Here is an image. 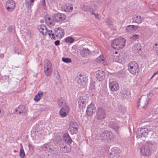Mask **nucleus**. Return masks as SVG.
Masks as SVG:
<instances>
[{"instance_id":"f257e3e1","label":"nucleus","mask_w":158,"mask_h":158,"mask_svg":"<svg viewBox=\"0 0 158 158\" xmlns=\"http://www.w3.org/2000/svg\"><path fill=\"white\" fill-rule=\"evenodd\" d=\"M125 40L124 38L115 39L111 42V47L114 49L118 50L123 48L125 44Z\"/></svg>"},{"instance_id":"f03ea898","label":"nucleus","mask_w":158,"mask_h":158,"mask_svg":"<svg viewBox=\"0 0 158 158\" xmlns=\"http://www.w3.org/2000/svg\"><path fill=\"white\" fill-rule=\"evenodd\" d=\"M148 134V132L146 131L145 128H138L136 132L137 137L143 141H144Z\"/></svg>"},{"instance_id":"7ed1b4c3","label":"nucleus","mask_w":158,"mask_h":158,"mask_svg":"<svg viewBox=\"0 0 158 158\" xmlns=\"http://www.w3.org/2000/svg\"><path fill=\"white\" fill-rule=\"evenodd\" d=\"M96 118L98 120H102L106 116V111L102 107H99L96 112Z\"/></svg>"},{"instance_id":"20e7f679","label":"nucleus","mask_w":158,"mask_h":158,"mask_svg":"<svg viewBox=\"0 0 158 158\" xmlns=\"http://www.w3.org/2000/svg\"><path fill=\"white\" fill-rule=\"evenodd\" d=\"M101 138L102 140H109L113 138V135L110 131L106 130L101 133Z\"/></svg>"},{"instance_id":"39448f33","label":"nucleus","mask_w":158,"mask_h":158,"mask_svg":"<svg viewBox=\"0 0 158 158\" xmlns=\"http://www.w3.org/2000/svg\"><path fill=\"white\" fill-rule=\"evenodd\" d=\"M52 64L50 61H48L44 66V72L46 75L50 76L52 73Z\"/></svg>"},{"instance_id":"423d86ee","label":"nucleus","mask_w":158,"mask_h":158,"mask_svg":"<svg viewBox=\"0 0 158 158\" xmlns=\"http://www.w3.org/2000/svg\"><path fill=\"white\" fill-rule=\"evenodd\" d=\"M95 111L96 107L93 104L91 103L88 106L86 110V114L87 115L91 116Z\"/></svg>"},{"instance_id":"0eeeda50","label":"nucleus","mask_w":158,"mask_h":158,"mask_svg":"<svg viewBox=\"0 0 158 158\" xmlns=\"http://www.w3.org/2000/svg\"><path fill=\"white\" fill-rule=\"evenodd\" d=\"M53 18L57 22H61L65 19L66 16L63 14L57 13L53 15Z\"/></svg>"},{"instance_id":"6e6552de","label":"nucleus","mask_w":158,"mask_h":158,"mask_svg":"<svg viewBox=\"0 0 158 158\" xmlns=\"http://www.w3.org/2000/svg\"><path fill=\"white\" fill-rule=\"evenodd\" d=\"M150 94V93L148 95L147 97L144 95L142 96L141 97L138 101L137 103H138V104L140 103L141 100H142L143 103H144V105L143 106V108H144L146 106H147V105L148 103L149 100V96Z\"/></svg>"},{"instance_id":"1a4fd4ad","label":"nucleus","mask_w":158,"mask_h":158,"mask_svg":"<svg viewBox=\"0 0 158 158\" xmlns=\"http://www.w3.org/2000/svg\"><path fill=\"white\" fill-rule=\"evenodd\" d=\"M15 6V2L12 0H8L6 2V9L9 11H12Z\"/></svg>"},{"instance_id":"9d476101","label":"nucleus","mask_w":158,"mask_h":158,"mask_svg":"<svg viewBox=\"0 0 158 158\" xmlns=\"http://www.w3.org/2000/svg\"><path fill=\"white\" fill-rule=\"evenodd\" d=\"M69 110V108L67 105H66L65 106H63L60 110L59 113L61 117L64 118L66 117L67 114Z\"/></svg>"},{"instance_id":"9b49d317","label":"nucleus","mask_w":158,"mask_h":158,"mask_svg":"<svg viewBox=\"0 0 158 158\" xmlns=\"http://www.w3.org/2000/svg\"><path fill=\"white\" fill-rule=\"evenodd\" d=\"M85 77L81 74H80L76 78V80L77 83L81 86L84 85L86 82Z\"/></svg>"},{"instance_id":"f8f14e48","label":"nucleus","mask_w":158,"mask_h":158,"mask_svg":"<svg viewBox=\"0 0 158 158\" xmlns=\"http://www.w3.org/2000/svg\"><path fill=\"white\" fill-rule=\"evenodd\" d=\"M109 87L112 91H116L119 89V85L116 81H112L109 83Z\"/></svg>"},{"instance_id":"ddd939ff","label":"nucleus","mask_w":158,"mask_h":158,"mask_svg":"<svg viewBox=\"0 0 158 158\" xmlns=\"http://www.w3.org/2000/svg\"><path fill=\"white\" fill-rule=\"evenodd\" d=\"M55 34L58 38L61 39L64 34V31L60 27L56 28L54 30Z\"/></svg>"},{"instance_id":"4468645a","label":"nucleus","mask_w":158,"mask_h":158,"mask_svg":"<svg viewBox=\"0 0 158 158\" xmlns=\"http://www.w3.org/2000/svg\"><path fill=\"white\" fill-rule=\"evenodd\" d=\"M60 150L64 153L69 152L71 150L69 144L68 146V144L66 143H60Z\"/></svg>"},{"instance_id":"2eb2a0df","label":"nucleus","mask_w":158,"mask_h":158,"mask_svg":"<svg viewBox=\"0 0 158 158\" xmlns=\"http://www.w3.org/2000/svg\"><path fill=\"white\" fill-rule=\"evenodd\" d=\"M108 125L109 127L114 129L117 133H118L119 127L116 121H110Z\"/></svg>"},{"instance_id":"dca6fc26","label":"nucleus","mask_w":158,"mask_h":158,"mask_svg":"<svg viewBox=\"0 0 158 158\" xmlns=\"http://www.w3.org/2000/svg\"><path fill=\"white\" fill-rule=\"evenodd\" d=\"M72 139L68 133H65L63 135V139L60 143H63L67 144H69L71 143Z\"/></svg>"},{"instance_id":"f3484780","label":"nucleus","mask_w":158,"mask_h":158,"mask_svg":"<svg viewBox=\"0 0 158 158\" xmlns=\"http://www.w3.org/2000/svg\"><path fill=\"white\" fill-rule=\"evenodd\" d=\"M96 77L98 81H102L105 78V73L103 71L98 70L96 73Z\"/></svg>"},{"instance_id":"a211bd4d","label":"nucleus","mask_w":158,"mask_h":158,"mask_svg":"<svg viewBox=\"0 0 158 158\" xmlns=\"http://www.w3.org/2000/svg\"><path fill=\"white\" fill-rule=\"evenodd\" d=\"M140 152L143 155L146 156L149 155L150 153V150L148 145L142 146L140 148Z\"/></svg>"},{"instance_id":"6ab92c4d","label":"nucleus","mask_w":158,"mask_h":158,"mask_svg":"<svg viewBox=\"0 0 158 158\" xmlns=\"http://www.w3.org/2000/svg\"><path fill=\"white\" fill-rule=\"evenodd\" d=\"M77 103L79 105L78 107L84 106L88 101L87 99L84 98L82 97H80L78 98L77 100Z\"/></svg>"},{"instance_id":"aec40b11","label":"nucleus","mask_w":158,"mask_h":158,"mask_svg":"<svg viewBox=\"0 0 158 158\" xmlns=\"http://www.w3.org/2000/svg\"><path fill=\"white\" fill-rule=\"evenodd\" d=\"M38 29L43 35H46L47 33V28L44 25H40L38 26Z\"/></svg>"},{"instance_id":"412c9836","label":"nucleus","mask_w":158,"mask_h":158,"mask_svg":"<svg viewBox=\"0 0 158 158\" xmlns=\"http://www.w3.org/2000/svg\"><path fill=\"white\" fill-rule=\"evenodd\" d=\"M91 52L88 48H84L80 51V54L83 57L87 56Z\"/></svg>"},{"instance_id":"4be33fe9","label":"nucleus","mask_w":158,"mask_h":158,"mask_svg":"<svg viewBox=\"0 0 158 158\" xmlns=\"http://www.w3.org/2000/svg\"><path fill=\"white\" fill-rule=\"evenodd\" d=\"M35 0H25V5L27 8H31V6L33 5V3L34 2Z\"/></svg>"},{"instance_id":"5701e85b","label":"nucleus","mask_w":158,"mask_h":158,"mask_svg":"<svg viewBox=\"0 0 158 158\" xmlns=\"http://www.w3.org/2000/svg\"><path fill=\"white\" fill-rule=\"evenodd\" d=\"M64 7V10L67 12H71L73 9V7L69 3L65 4Z\"/></svg>"},{"instance_id":"b1692460","label":"nucleus","mask_w":158,"mask_h":158,"mask_svg":"<svg viewBox=\"0 0 158 158\" xmlns=\"http://www.w3.org/2000/svg\"><path fill=\"white\" fill-rule=\"evenodd\" d=\"M57 103L60 107L62 106H65L66 105H67L66 103L64 101V98L61 97H60L58 99Z\"/></svg>"},{"instance_id":"393cba45","label":"nucleus","mask_w":158,"mask_h":158,"mask_svg":"<svg viewBox=\"0 0 158 158\" xmlns=\"http://www.w3.org/2000/svg\"><path fill=\"white\" fill-rule=\"evenodd\" d=\"M133 20L135 23L139 24L143 21V19L140 16H135L133 18Z\"/></svg>"},{"instance_id":"a878e982","label":"nucleus","mask_w":158,"mask_h":158,"mask_svg":"<svg viewBox=\"0 0 158 158\" xmlns=\"http://www.w3.org/2000/svg\"><path fill=\"white\" fill-rule=\"evenodd\" d=\"M141 44H135L132 48L133 51L134 52H138V51L141 50Z\"/></svg>"},{"instance_id":"bb28decb","label":"nucleus","mask_w":158,"mask_h":158,"mask_svg":"<svg viewBox=\"0 0 158 158\" xmlns=\"http://www.w3.org/2000/svg\"><path fill=\"white\" fill-rule=\"evenodd\" d=\"M128 70L130 72L133 74H136V73H138L139 71V66L135 67V68L133 67L131 69L129 68Z\"/></svg>"},{"instance_id":"cd10ccee","label":"nucleus","mask_w":158,"mask_h":158,"mask_svg":"<svg viewBox=\"0 0 158 158\" xmlns=\"http://www.w3.org/2000/svg\"><path fill=\"white\" fill-rule=\"evenodd\" d=\"M43 96V93L39 92L35 96L34 100L36 102H38L41 98Z\"/></svg>"},{"instance_id":"c85d7f7f","label":"nucleus","mask_w":158,"mask_h":158,"mask_svg":"<svg viewBox=\"0 0 158 158\" xmlns=\"http://www.w3.org/2000/svg\"><path fill=\"white\" fill-rule=\"evenodd\" d=\"M78 128L76 127H69L68 130L71 132L72 134H76L77 133Z\"/></svg>"},{"instance_id":"c756f323","label":"nucleus","mask_w":158,"mask_h":158,"mask_svg":"<svg viewBox=\"0 0 158 158\" xmlns=\"http://www.w3.org/2000/svg\"><path fill=\"white\" fill-rule=\"evenodd\" d=\"M139 66L138 64L135 61H131L129 64L128 69H131L133 67L135 68V67Z\"/></svg>"},{"instance_id":"7c9ffc66","label":"nucleus","mask_w":158,"mask_h":158,"mask_svg":"<svg viewBox=\"0 0 158 158\" xmlns=\"http://www.w3.org/2000/svg\"><path fill=\"white\" fill-rule=\"evenodd\" d=\"M139 36V35L138 34H135L131 36L130 37V39L132 41H135L138 39Z\"/></svg>"},{"instance_id":"2f4dec72","label":"nucleus","mask_w":158,"mask_h":158,"mask_svg":"<svg viewBox=\"0 0 158 158\" xmlns=\"http://www.w3.org/2000/svg\"><path fill=\"white\" fill-rule=\"evenodd\" d=\"M74 127L76 128H78V125L77 123L74 121H71L69 123V127Z\"/></svg>"},{"instance_id":"473e14b6","label":"nucleus","mask_w":158,"mask_h":158,"mask_svg":"<svg viewBox=\"0 0 158 158\" xmlns=\"http://www.w3.org/2000/svg\"><path fill=\"white\" fill-rule=\"evenodd\" d=\"M74 39L72 37H69L66 38L65 41L66 42H69L70 43H73L74 41Z\"/></svg>"},{"instance_id":"72a5a7b5","label":"nucleus","mask_w":158,"mask_h":158,"mask_svg":"<svg viewBox=\"0 0 158 158\" xmlns=\"http://www.w3.org/2000/svg\"><path fill=\"white\" fill-rule=\"evenodd\" d=\"M18 110L22 111V113L25 114L26 112L25 106L23 105L19 106L18 107Z\"/></svg>"},{"instance_id":"f704fd0d","label":"nucleus","mask_w":158,"mask_h":158,"mask_svg":"<svg viewBox=\"0 0 158 158\" xmlns=\"http://www.w3.org/2000/svg\"><path fill=\"white\" fill-rule=\"evenodd\" d=\"M84 10L86 11L89 12L92 14L93 13L94 11V10L92 8L89 6H87L85 10Z\"/></svg>"},{"instance_id":"c9c22d12","label":"nucleus","mask_w":158,"mask_h":158,"mask_svg":"<svg viewBox=\"0 0 158 158\" xmlns=\"http://www.w3.org/2000/svg\"><path fill=\"white\" fill-rule=\"evenodd\" d=\"M133 25H129L127 26L126 30L128 32H131L133 31Z\"/></svg>"},{"instance_id":"e433bc0d","label":"nucleus","mask_w":158,"mask_h":158,"mask_svg":"<svg viewBox=\"0 0 158 158\" xmlns=\"http://www.w3.org/2000/svg\"><path fill=\"white\" fill-rule=\"evenodd\" d=\"M62 60L66 63H70L72 62L71 59L69 58L63 57L62 58Z\"/></svg>"},{"instance_id":"4c0bfd02","label":"nucleus","mask_w":158,"mask_h":158,"mask_svg":"<svg viewBox=\"0 0 158 158\" xmlns=\"http://www.w3.org/2000/svg\"><path fill=\"white\" fill-rule=\"evenodd\" d=\"M115 149H117V148H113V149H112V152H111V153H110V155H112L113 156H115V157H117V152H116V151H115L114 150H115L116 149H115Z\"/></svg>"},{"instance_id":"58836bf2","label":"nucleus","mask_w":158,"mask_h":158,"mask_svg":"<svg viewBox=\"0 0 158 158\" xmlns=\"http://www.w3.org/2000/svg\"><path fill=\"white\" fill-rule=\"evenodd\" d=\"M20 157L22 158H23L25 156V153L22 146V148L20 150Z\"/></svg>"},{"instance_id":"ea45409f","label":"nucleus","mask_w":158,"mask_h":158,"mask_svg":"<svg viewBox=\"0 0 158 158\" xmlns=\"http://www.w3.org/2000/svg\"><path fill=\"white\" fill-rule=\"evenodd\" d=\"M100 62L101 63L103 64L104 65H108V63L106 60L105 59L103 58L100 60Z\"/></svg>"},{"instance_id":"a19ab883","label":"nucleus","mask_w":158,"mask_h":158,"mask_svg":"<svg viewBox=\"0 0 158 158\" xmlns=\"http://www.w3.org/2000/svg\"><path fill=\"white\" fill-rule=\"evenodd\" d=\"M119 75L121 77H124L125 76V74L123 71L120 70L119 72Z\"/></svg>"},{"instance_id":"79ce46f5","label":"nucleus","mask_w":158,"mask_h":158,"mask_svg":"<svg viewBox=\"0 0 158 158\" xmlns=\"http://www.w3.org/2000/svg\"><path fill=\"white\" fill-rule=\"evenodd\" d=\"M41 5L42 6L44 10H46L47 7L46 6L45 0H42L41 1Z\"/></svg>"},{"instance_id":"37998d69","label":"nucleus","mask_w":158,"mask_h":158,"mask_svg":"<svg viewBox=\"0 0 158 158\" xmlns=\"http://www.w3.org/2000/svg\"><path fill=\"white\" fill-rule=\"evenodd\" d=\"M95 88V82L94 81L91 82L90 83V88L91 89H94Z\"/></svg>"},{"instance_id":"c03bdc74","label":"nucleus","mask_w":158,"mask_h":158,"mask_svg":"<svg viewBox=\"0 0 158 158\" xmlns=\"http://www.w3.org/2000/svg\"><path fill=\"white\" fill-rule=\"evenodd\" d=\"M21 52V50L19 49L18 48H15L14 50V52L15 53H17L19 54Z\"/></svg>"},{"instance_id":"a18cd8bd","label":"nucleus","mask_w":158,"mask_h":158,"mask_svg":"<svg viewBox=\"0 0 158 158\" xmlns=\"http://www.w3.org/2000/svg\"><path fill=\"white\" fill-rule=\"evenodd\" d=\"M2 78H3V79L7 80L8 81V84H9L10 81H9V75H5L2 77Z\"/></svg>"},{"instance_id":"49530a36","label":"nucleus","mask_w":158,"mask_h":158,"mask_svg":"<svg viewBox=\"0 0 158 158\" xmlns=\"http://www.w3.org/2000/svg\"><path fill=\"white\" fill-rule=\"evenodd\" d=\"M13 26H9L7 28V30L8 31L9 33H11L12 32V30L13 29Z\"/></svg>"},{"instance_id":"de8ad7c7","label":"nucleus","mask_w":158,"mask_h":158,"mask_svg":"<svg viewBox=\"0 0 158 158\" xmlns=\"http://www.w3.org/2000/svg\"><path fill=\"white\" fill-rule=\"evenodd\" d=\"M126 109L124 107H122L121 109L119 110V111L120 112L122 113V114H123L125 112Z\"/></svg>"},{"instance_id":"09e8293b","label":"nucleus","mask_w":158,"mask_h":158,"mask_svg":"<svg viewBox=\"0 0 158 158\" xmlns=\"http://www.w3.org/2000/svg\"><path fill=\"white\" fill-rule=\"evenodd\" d=\"M147 143L148 144L151 145H153L155 144V142L154 141H150L149 140L147 142Z\"/></svg>"},{"instance_id":"8fccbe9b","label":"nucleus","mask_w":158,"mask_h":158,"mask_svg":"<svg viewBox=\"0 0 158 158\" xmlns=\"http://www.w3.org/2000/svg\"><path fill=\"white\" fill-rule=\"evenodd\" d=\"M56 46H58L60 45V41L59 40H57L56 41L54 42Z\"/></svg>"},{"instance_id":"3c124183","label":"nucleus","mask_w":158,"mask_h":158,"mask_svg":"<svg viewBox=\"0 0 158 158\" xmlns=\"http://www.w3.org/2000/svg\"><path fill=\"white\" fill-rule=\"evenodd\" d=\"M132 26H133V31L134 30H137L139 27V26H135L134 25H133Z\"/></svg>"},{"instance_id":"603ef678","label":"nucleus","mask_w":158,"mask_h":158,"mask_svg":"<svg viewBox=\"0 0 158 158\" xmlns=\"http://www.w3.org/2000/svg\"><path fill=\"white\" fill-rule=\"evenodd\" d=\"M44 150L45 151L48 150V149H50L49 147L48 146H45L43 148Z\"/></svg>"},{"instance_id":"864d4df0","label":"nucleus","mask_w":158,"mask_h":158,"mask_svg":"<svg viewBox=\"0 0 158 158\" xmlns=\"http://www.w3.org/2000/svg\"><path fill=\"white\" fill-rule=\"evenodd\" d=\"M51 18H47V17H45V20H46L45 21L47 22H49V21L51 20Z\"/></svg>"},{"instance_id":"5fc2aeb1","label":"nucleus","mask_w":158,"mask_h":158,"mask_svg":"<svg viewBox=\"0 0 158 158\" xmlns=\"http://www.w3.org/2000/svg\"><path fill=\"white\" fill-rule=\"evenodd\" d=\"M158 74V71H157V72H155V73L153 74V75L152 76V77H151V78H150V80H151L152 78L154 77V76L156 75H157Z\"/></svg>"},{"instance_id":"6e6d98bb","label":"nucleus","mask_w":158,"mask_h":158,"mask_svg":"<svg viewBox=\"0 0 158 158\" xmlns=\"http://www.w3.org/2000/svg\"><path fill=\"white\" fill-rule=\"evenodd\" d=\"M92 15H94L96 18L98 19V14H96L94 12Z\"/></svg>"},{"instance_id":"4d7b16f0","label":"nucleus","mask_w":158,"mask_h":158,"mask_svg":"<svg viewBox=\"0 0 158 158\" xmlns=\"http://www.w3.org/2000/svg\"><path fill=\"white\" fill-rule=\"evenodd\" d=\"M55 35H53L52 36H51V37H50L51 38V39L52 40H56V36H55Z\"/></svg>"},{"instance_id":"13d9d810","label":"nucleus","mask_w":158,"mask_h":158,"mask_svg":"<svg viewBox=\"0 0 158 158\" xmlns=\"http://www.w3.org/2000/svg\"><path fill=\"white\" fill-rule=\"evenodd\" d=\"M48 35H49L50 37H51V36H53V35H55V32L54 33L53 32L51 34H50V33H49V34H48Z\"/></svg>"},{"instance_id":"bf43d9fd","label":"nucleus","mask_w":158,"mask_h":158,"mask_svg":"<svg viewBox=\"0 0 158 158\" xmlns=\"http://www.w3.org/2000/svg\"><path fill=\"white\" fill-rule=\"evenodd\" d=\"M53 32V31L51 30H49L48 31V34H49V33H50V34H52V33Z\"/></svg>"},{"instance_id":"052dcab7","label":"nucleus","mask_w":158,"mask_h":158,"mask_svg":"<svg viewBox=\"0 0 158 158\" xmlns=\"http://www.w3.org/2000/svg\"><path fill=\"white\" fill-rule=\"evenodd\" d=\"M52 21L51 22H49V24L50 25H54V24L52 22Z\"/></svg>"},{"instance_id":"680f3d73","label":"nucleus","mask_w":158,"mask_h":158,"mask_svg":"<svg viewBox=\"0 0 158 158\" xmlns=\"http://www.w3.org/2000/svg\"><path fill=\"white\" fill-rule=\"evenodd\" d=\"M19 110V114H21V113H22V111L20 110Z\"/></svg>"},{"instance_id":"e2e57ef3","label":"nucleus","mask_w":158,"mask_h":158,"mask_svg":"<svg viewBox=\"0 0 158 158\" xmlns=\"http://www.w3.org/2000/svg\"><path fill=\"white\" fill-rule=\"evenodd\" d=\"M139 106V103H138H138H137V106H138V107Z\"/></svg>"},{"instance_id":"0e129e2a","label":"nucleus","mask_w":158,"mask_h":158,"mask_svg":"<svg viewBox=\"0 0 158 158\" xmlns=\"http://www.w3.org/2000/svg\"><path fill=\"white\" fill-rule=\"evenodd\" d=\"M59 77H60V75H59L58 76V77H57V78H59Z\"/></svg>"},{"instance_id":"69168bd1","label":"nucleus","mask_w":158,"mask_h":158,"mask_svg":"<svg viewBox=\"0 0 158 158\" xmlns=\"http://www.w3.org/2000/svg\"><path fill=\"white\" fill-rule=\"evenodd\" d=\"M18 109H16V110H15V112H17V111H18Z\"/></svg>"},{"instance_id":"338daca9","label":"nucleus","mask_w":158,"mask_h":158,"mask_svg":"<svg viewBox=\"0 0 158 158\" xmlns=\"http://www.w3.org/2000/svg\"><path fill=\"white\" fill-rule=\"evenodd\" d=\"M29 34H30V35L31 34V31H29Z\"/></svg>"},{"instance_id":"774afa93","label":"nucleus","mask_w":158,"mask_h":158,"mask_svg":"<svg viewBox=\"0 0 158 158\" xmlns=\"http://www.w3.org/2000/svg\"><path fill=\"white\" fill-rule=\"evenodd\" d=\"M155 46H157V43H156L155 44Z\"/></svg>"}]
</instances>
